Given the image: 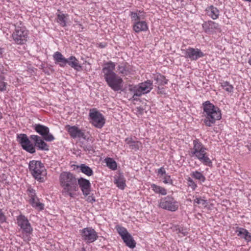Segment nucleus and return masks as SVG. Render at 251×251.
<instances>
[{
    "label": "nucleus",
    "mask_w": 251,
    "mask_h": 251,
    "mask_svg": "<svg viewBox=\"0 0 251 251\" xmlns=\"http://www.w3.org/2000/svg\"><path fill=\"white\" fill-rule=\"evenodd\" d=\"M115 67V63L109 61L104 64L102 72L108 86L114 91H118L122 89L124 81L122 78L114 72Z\"/></svg>",
    "instance_id": "1"
},
{
    "label": "nucleus",
    "mask_w": 251,
    "mask_h": 251,
    "mask_svg": "<svg viewBox=\"0 0 251 251\" xmlns=\"http://www.w3.org/2000/svg\"><path fill=\"white\" fill-rule=\"evenodd\" d=\"M59 183L62 189V194L65 196L73 197L78 190L77 179L75 175L69 172H64L59 176Z\"/></svg>",
    "instance_id": "2"
},
{
    "label": "nucleus",
    "mask_w": 251,
    "mask_h": 251,
    "mask_svg": "<svg viewBox=\"0 0 251 251\" xmlns=\"http://www.w3.org/2000/svg\"><path fill=\"white\" fill-rule=\"evenodd\" d=\"M193 147L190 149L189 155L198 159L203 165L211 166L212 162L207 152V149L198 139L193 142Z\"/></svg>",
    "instance_id": "3"
},
{
    "label": "nucleus",
    "mask_w": 251,
    "mask_h": 251,
    "mask_svg": "<svg viewBox=\"0 0 251 251\" xmlns=\"http://www.w3.org/2000/svg\"><path fill=\"white\" fill-rule=\"evenodd\" d=\"M203 109L205 117L203 123L206 126H212L216 121L220 120L222 118L220 108L210 103L209 101H206L203 103Z\"/></svg>",
    "instance_id": "4"
},
{
    "label": "nucleus",
    "mask_w": 251,
    "mask_h": 251,
    "mask_svg": "<svg viewBox=\"0 0 251 251\" xmlns=\"http://www.w3.org/2000/svg\"><path fill=\"white\" fill-rule=\"evenodd\" d=\"M130 15L133 22L132 28L134 31L139 33L148 30V24L144 20L146 14L144 11L137 10L135 12H131Z\"/></svg>",
    "instance_id": "5"
},
{
    "label": "nucleus",
    "mask_w": 251,
    "mask_h": 251,
    "mask_svg": "<svg viewBox=\"0 0 251 251\" xmlns=\"http://www.w3.org/2000/svg\"><path fill=\"white\" fill-rule=\"evenodd\" d=\"M17 224L20 227L21 234L20 237L25 242H29L31 239L33 228L29 220L25 215L20 214L17 217Z\"/></svg>",
    "instance_id": "6"
},
{
    "label": "nucleus",
    "mask_w": 251,
    "mask_h": 251,
    "mask_svg": "<svg viewBox=\"0 0 251 251\" xmlns=\"http://www.w3.org/2000/svg\"><path fill=\"white\" fill-rule=\"evenodd\" d=\"M15 29L11 37L14 43L17 45H24L27 41L29 31L21 21L14 23Z\"/></svg>",
    "instance_id": "7"
},
{
    "label": "nucleus",
    "mask_w": 251,
    "mask_h": 251,
    "mask_svg": "<svg viewBox=\"0 0 251 251\" xmlns=\"http://www.w3.org/2000/svg\"><path fill=\"white\" fill-rule=\"evenodd\" d=\"M29 172L34 178L40 182L44 181L46 170L44 165L40 161L31 160L28 165Z\"/></svg>",
    "instance_id": "8"
},
{
    "label": "nucleus",
    "mask_w": 251,
    "mask_h": 251,
    "mask_svg": "<svg viewBox=\"0 0 251 251\" xmlns=\"http://www.w3.org/2000/svg\"><path fill=\"white\" fill-rule=\"evenodd\" d=\"M89 117L90 123L96 127L101 128L105 124L104 116L96 108L90 110Z\"/></svg>",
    "instance_id": "9"
},
{
    "label": "nucleus",
    "mask_w": 251,
    "mask_h": 251,
    "mask_svg": "<svg viewBox=\"0 0 251 251\" xmlns=\"http://www.w3.org/2000/svg\"><path fill=\"white\" fill-rule=\"evenodd\" d=\"M115 229L127 247L131 249L135 247V241L125 227L117 225L116 226Z\"/></svg>",
    "instance_id": "10"
},
{
    "label": "nucleus",
    "mask_w": 251,
    "mask_h": 251,
    "mask_svg": "<svg viewBox=\"0 0 251 251\" xmlns=\"http://www.w3.org/2000/svg\"><path fill=\"white\" fill-rule=\"evenodd\" d=\"M82 239L87 243L95 242L98 238V233L92 227H87L80 230Z\"/></svg>",
    "instance_id": "11"
},
{
    "label": "nucleus",
    "mask_w": 251,
    "mask_h": 251,
    "mask_svg": "<svg viewBox=\"0 0 251 251\" xmlns=\"http://www.w3.org/2000/svg\"><path fill=\"white\" fill-rule=\"evenodd\" d=\"M17 141L24 150L30 153H33L35 152L36 150L35 147L29 140L26 134H18Z\"/></svg>",
    "instance_id": "12"
},
{
    "label": "nucleus",
    "mask_w": 251,
    "mask_h": 251,
    "mask_svg": "<svg viewBox=\"0 0 251 251\" xmlns=\"http://www.w3.org/2000/svg\"><path fill=\"white\" fill-rule=\"evenodd\" d=\"M34 129L36 132L43 137L46 141L52 142L55 139L53 135L50 133L49 128L45 126L36 124L34 126Z\"/></svg>",
    "instance_id": "13"
},
{
    "label": "nucleus",
    "mask_w": 251,
    "mask_h": 251,
    "mask_svg": "<svg viewBox=\"0 0 251 251\" xmlns=\"http://www.w3.org/2000/svg\"><path fill=\"white\" fill-rule=\"evenodd\" d=\"M28 196L30 198L29 202L31 206L39 210H42L44 208V204L39 201V199L36 196L35 190L31 187H29L27 190Z\"/></svg>",
    "instance_id": "14"
},
{
    "label": "nucleus",
    "mask_w": 251,
    "mask_h": 251,
    "mask_svg": "<svg viewBox=\"0 0 251 251\" xmlns=\"http://www.w3.org/2000/svg\"><path fill=\"white\" fill-rule=\"evenodd\" d=\"M185 55L186 58L190 59L191 61H196L204 56V54L200 49L191 47L186 49Z\"/></svg>",
    "instance_id": "15"
},
{
    "label": "nucleus",
    "mask_w": 251,
    "mask_h": 251,
    "mask_svg": "<svg viewBox=\"0 0 251 251\" xmlns=\"http://www.w3.org/2000/svg\"><path fill=\"white\" fill-rule=\"evenodd\" d=\"M30 139L32 140L38 150L41 151H48L49 150V146L44 141V138L37 135H31Z\"/></svg>",
    "instance_id": "16"
},
{
    "label": "nucleus",
    "mask_w": 251,
    "mask_h": 251,
    "mask_svg": "<svg viewBox=\"0 0 251 251\" xmlns=\"http://www.w3.org/2000/svg\"><path fill=\"white\" fill-rule=\"evenodd\" d=\"M65 129L73 138H84L85 134L83 131L75 126L66 125Z\"/></svg>",
    "instance_id": "17"
},
{
    "label": "nucleus",
    "mask_w": 251,
    "mask_h": 251,
    "mask_svg": "<svg viewBox=\"0 0 251 251\" xmlns=\"http://www.w3.org/2000/svg\"><path fill=\"white\" fill-rule=\"evenodd\" d=\"M77 185H79L84 196L86 197L90 194L91 183L88 180L83 177H80L77 180Z\"/></svg>",
    "instance_id": "18"
},
{
    "label": "nucleus",
    "mask_w": 251,
    "mask_h": 251,
    "mask_svg": "<svg viewBox=\"0 0 251 251\" xmlns=\"http://www.w3.org/2000/svg\"><path fill=\"white\" fill-rule=\"evenodd\" d=\"M235 232L238 236L244 239L247 242L251 241V235L246 229L237 226L236 227Z\"/></svg>",
    "instance_id": "19"
},
{
    "label": "nucleus",
    "mask_w": 251,
    "mask_h": 251,
    "mask_svg": "<svg viewBox=\"0 0 251 251\" xmlns=\"http://www.w3.org/2000/svg\"><path fill=\"white\" fill-rule=\"evenodd\" d=\"M53 59L55 63L58 64L61 67H65L67 64V59L59 51H56L53 55Z\"/></svg>",
    "instance_id": "20"
},
{
    "label": "nucleus",
    "mask_w": 251,
    "mask_h": 251,
    "mask_svg": "<svg viewBox=\"0 0 251 251\" xmlns=\"http://www.w3.org/2000/svg\"><path fill=\"white\" fill-rule=\"evenodd\" d=\"M172 201L173 198L170 197H165L164 199H161L159 206L162 208L172 211Z\"/></svg>",
    "instance_id": "21"
},
{
    "label": "nucleus",
    "mask_w": 251,
    "mask_h": 251,
    "mask_svg": "<svg viewBox=\"0 0 251 251\" xmlns=\"http://www.w3.org/2000/svg\"><path fill=\"white\" fill-rule=\"evenodd\" d=\"M205 11L206 15L213 20H216L219 18L220 11L217 7L213 5L208 6L206 8Z\"/></svg>",
    "instance_id": "22"
},
{
    "label": "nucleus",
    "mask_w": 251,
    "mask_h": 251,
    "mask_svg": "<svg viewBox=\"0 0 251 251\" xmlns=\"http://www.w3.org/2000/svg\"><path fill=\"white\" fill-rule=\"evenodd\" d=\"M67 64L77 71L82 70V66L79 64L78 60L74 56H71L67 59Z\"/></svg>",
    "instance_id": "23"
},
{
    "label": "nucleus",
    "mask_w": 251,
    "mask_h": 251,
    "mask_svg": "<svg viewBox=\"0 0 251 251\" xmlns=\"http://www.w3.org/2000/svg\"><path fill=\"white\" fill-rule=\"evenodd\" d=\"M125 141L129 145L131 149L135 151L138 150L142 146V144L140 141H134L131 137L126 138Z\"/></svg>",
    "instance_id": "24"
},
{
    "label": "nucleus",
    "mask_w": 251,
    "mask_h": 251,
    "mask_svg": "<svg viewBox=\"0 0 251 251\" xmlns=\"http://www.w3.org/2000/svg\"><path fill=\"white\" fill-rule=\"evenodd\" d=\"M202 26L205 32H209L210 29H219V24L211 20L204 22Z\"/></svg>",
    "instance_id": "25"
},
{
    "label": "nucleus",
    "mask_w": 251,
    "mask_h": 251,
    "mask_svg": "<svg viewBox=\"0 0 251 251\" xmlns=\"http://www.w3.org/2000/svg\"><path fill=\"white\" fill-rule=\"evenodd\" d=\"M140 88L141 87L139 84L137 85H131L129 86V90L133 93L132 98L134 100H137L136 97H140L144 94L142 90H141V88Z\"/></svg>",
    "instance_id": "26"
},
{
    "label": "nucleus",
    "mask_w": 251,
    "mask_h": 251,
    "mask_svg": "<svg viewBox=\"0 0 251 251\" xmlns=\"http://www.w3.org/2000/svg\"><path fill=\"white\" fill-rule=\"evenodd\" d=\"M190 176L192 177L197 180L201 183L204 182L206 180V178L203 174L198 171L192 172L190 174Z\"/></svg>",
    "instance_id": "27"
},
{
    "label": "nucleus",
    "mask_w": 251,
    "mask_h": 251,
    "mask_svg": "<svg viewBox=\"0 0 251 251\" xmlns=\"http://www.w3.org/2000/svg\"><path fill=\"white\" fill-rule=\"evenodd\" d=\"M152 85V84L151 80H147L139 84L141 90H142L144 94L148 93L151 91Z\"/></svg>",
    "instance_id": "28"
},
{
    "label": "nucleus",
    "mask_w": 251,
    "mask_h": 251,
    "mask_svg": "<svg viewBox=\"0 0 251 251\" xmlns=\"http://www.w3.org/2000/svg\"><path fill=\"white\" fill-rule=\"evenodd\" d=\"M220 85L225 91L228 93H231L233 92V86L227 81H223L220 82Z\"/></svg>",
    "instance_id": "29"
},
{
    "label": "nucleus",
    "mask_w": 251,
    "mask_h": 251,
    "mask_svg": "<svg viewBox=\"0 0 251 251\" xmlns=\"http://www.w3.org/2000/svg\"><path fill=\"white\" fill-rule=\"evenodd\" d=\"M77 168H79L81 172L87 176H90L93 175V171L92 169L84 164H81Z\"/></svg>",
    "instance_id": "30"
},
{
    "label": "nucleus",
    "mask_w": 251,
    "mask_h": 251,
    "mask_svg": "<svg viewBox=\"0 0 251 251\" xmlns=\"http://www.w3.org/2000/svg\"><path fill=\"white\" fill-rule=\"evenodd\" d=\"M68 14H59L57 15V22L62 27L66 26V20Z\"/></svg>",
    "instance_id": "31"
},
{
    "label": "nucleus",
    "mask_w": 251,
    "mask_h": 251,
    "mask_svg": "<svg viewBox=\"0 0 251 251\" xmlns=\"http://www.w3.org/2000/svg\"><path fill=\"white\" fill-rule=\"evenodd\" d=\"M151 188L156 194H161L162 195H165L167 194V191L164 188L156 184H151Z\"/></svg>",
    "instance_id": "32"
},
{
    "label": "nucleus",
    "mask_w": 251,
    "mask_h": 251,
    "mask_svg": "<svg viewBox=\"0 0 251 251\" xmlns=\"http://www.w3.org/2000/svg\"><path fill=\"white\" fill-rule=\"evenodd\" d=\"M118 70L119 71V74H121L123 76H126L130 73L131 68L129 66H119Z\"/></svg>",
    "instance_id": "33"
},
{
    "label": "nucleus",
    "mask_w": 251,
    "mask_h": 251,
    "mask_svg": "<svg viewBox=\"0 0 251 251\" xmlns=\"http://www.w3.org/2000/svg\"><path fill=\"white\" fill-rule=\"evenodd\" d=\"M105 161L109 168L112 170H115L117 169V163L112 158L110 157L106 158L105 159Z\"/></svg>",
    "instance_id": "34"
},
{
    "label": "nucleus",
    "mask_w": 251,
    "mask_h": 251,
    "mask_svg": "<svg viewBox=\"0 0 251 251\" xmlns=\"http://www.w3.org/2000/svg\"><path fill=\"white\" fill-rule=\"evenodd\" d=\"M174 231H176L178 236L180 237H183L187 233L186 229L180 226H176L175 229H174Z\"/></svg>",
    "instance_id": "35"
},
{
    "label": "nucleus",
    "mask_w": 251,
    "mask_h": 251,
    "mask_svg": "<svg viewBox=\"0 0 251 251\" xmlns=\"http://www.w3.org/2000/svg\"><path fill=\"white\" fill-rule=\"evenodd\" d=\"M4 77L0 74V91L4 92L6 90L7 83L4 81Z\"/></svg>",
    "instance_id": "36"
},
{
    "label": "nucleus",
    "mask_w": 251,
    "mask_h": 251,
    "mask_svg": "<svg viewBox=\"0 0 251 251\" xmlns=\"http://www.w3.org/2000/svg\"><path fill=\"white\" fill-rule=\"evenodd\" d=\"M116 184L118 188L123 190L126 186V181L123 179L120 178L116 180Z\"/></svg>",
    "instance_id": "37"
},
{
    "label": "nucleus",
    "mask_w": 251,
    "mask_h": 251,
    "mask_svg": "<svg viewBox=\"0 0 251 251\" xmlns=\"http://www.w3.org/2000/svg\"><path fill=\"white\" fill-rule=\"evenodd\" d=\"M188 185L193 190H195L197 187V184L191 177L187 179Z\"/></svg>",
    "instance_id": "38"
},
{
    "label": "nucleus",
    "mask_w": 251,
    "mask_h": 251,
    "mask_svg": "<svg viewBox=\"0 0 251 251\" xmlns=\"http://www.w3.org/2000/svg\"><path fill=\"white\" fill-rule=\"evenodd\" d=\"M194 203L198 204L201 205L202 206H205L206 202V201L201 199V198H197L194 200Z\"/></svg>",
    "instance_id": "39"
},
{
    "label": "nucleus",
    "mask_w": 251,
    "mask_h": 251,
    "mask_svg": "<svg viewBox=\"0 0 251 251\" xmlns=\"http://www.w3.org/2000/svg\"><path fill=\"white\" fill-rule=\"evenodd\" d=\"M160 80L162 81L160 83V85H163L164 84L167 83L166 80L165 79V77L162 75L157 76L156 78V81L158 82Z\"/></svg>",
    "instance_id": "40"
},
{
    "label": "nucleus",
    "mask_w": 251,
    "mask_h": 251,
    "mask_svg": "<svg viewBox=\"0 0 251 251\" xmlns=\"http://www.w3.org/2000/svg\"><path fill=\"white\" fill-rule=\"evenodd\" d=\"M6 218L5 215L2 211V210L0 209V223H3L6 221Z\"/></svg>",
    "instance_id": "41"
},
{
    "label": "nucleus",
    "mask_w": 251,
    "mask_h": 251,
    "mask_svg": "<svg viewBox=\"0 0 251 251\" xmlns=\"http://www.w3.org/2000/svg\"><path fill=\"white\" fill-rule=\"evenodd\" d=\"M87 196L88 197L86 198V201L88 202H90V203H92L96 201L95 198L93 195H91V196L88 195Z\"/></svg>",
    "instance_id": "42"
},
{
    "label": "nucleus",
    "mask_w": 251,
    "mask_h": 251,
    "mask_svg": "<svg viewBox=\"0 0 251 251\" xmlns=\"http://www.w3.org/2000/svg\"><path fill=\"white\" fill-rule=\"evenodd\" d=\"M163 182L165 184L172 183V179L170 176H164Z\"/></svg>",
    "instance_id": "43"
},
{
    "label": "nucleus",
    "mask_w": 251,
    "mask_h": 251,
    "mask_svg": "<svg viewBox=\"0 0 251 251\" xmlns=\"http://www.w3.org/2000/svg\"><path fill=\"white\" fill-rule=\"evenodd\" d=\"M158 174L162 177H164L165 176V169L163 168H161L158 170Z\"/></svg>",
    "instance_id": "44"
},
{
    "label": "nucleus",
    "mask_w": 251,
    "mask_h": 251,
    "mask_svg": "<svg viewBox=\"0 0 251 251\" xmlns=\"http://www.w3.org/2000/svg\"><path fill=\"white\" fill-rule=\"evenodd\" d=\"M106 46L107 44L106 43H100L98 44V46L100 48H104Z\"/></svg>",
    "instance_id": "45"
},
{
    "label": "nucleus",
    "mask_w": 251,
    "mask_h": 251,
    "mask_svg": "<svg viewBox=\"0 0 251 251\" xmlns=\"http://www.w3.org/2000/svg\"><path fill=\"white\" fill-rule=\"evenodd\" d=\"M246 147L250 151H251V143L249 145H247Z\"/></svg>",
    "instance_id": "46"
},
{
    "label": "nucleus",
    "mask_w": 251,
    "mask_h": 251,
    "mask_svg": "<svg viewBox=\"0 0 251 251\" xmlns=\"http://www.w3.org/2000/svg\"><path fill=\"white\" fill-rule=\"evenodd\" d=\"M248 63L250 65H251V56L250 57L248 60Z\"/></svg>",
    "instance_id": "47"
},
{
    "label": "nucleus",
    "mask_w": 251,
    "mask_h": 251,
    "mask_svg": "<svg viewBox=\"0 0 251 251\" xmlns=\"http://www.w3.org/2000/svg\"><path fill=\"white\" fill-rule=\"evenodd\" d=\"M78 26L80 27V28H81V29H83V26H82V25L81 24H78Z\"/></svg>",
    "instance_id": "48"
},
{
    "label": "nucleus",
    "mask_w": 251,
    "mask_h": 251,
    "mask_svg": "<svg viewBox=\"0 0 251 251\" xmlns=\"http://www.w3.org/2000/svg\"><path fill=\"white\" fill-rule=\"evenodd\" d=\"M2 49L0 48V54H2Z\"/></svg>",
    "instance_id": "49"
},
{
    "label": "nucleus",
    "mask_w": 251,
    "mask_h": 251,
    "mask_svg": "<svg viewBox=\"0 0 251 251\" xmlns=\"http://www.w3.org/2000/svg\"><path fill=\"white\" fill-rule=\"evenodd\" d=\"M173 209H174V211L176 210V207H175V206L174 205Z\"/></svg>",
    "instance_id": "50"
},
{
    "label": "nucleus",
    "mask_w": 251,
    "mask_h": 251,
    "mask_svg": "<svg viewBox=\"0 0 251 251\" xmlns=\"http://www.w3.org/2000/svg\"><path fill=\"white\" fill-rule=\"evenodd\" d=\"M247 1L251 2V0H247Z\"/></svg>",
    "instance_id": "51"
},
{
    "label": "nucleus",
    "mask_w": 251,
    "mask_h": 251,
    "mask_svg": "<svg viewBox=\"0 0 251 251\" xmlns=\"http://www.w3.org/2000/svg\"><path fill=\"white\" fill-rule=\"evenodd\" d=\"M0 251H2V250H1L0 249Z\"/></svg>",
    "instance_id": "52"
}]
</instances>
